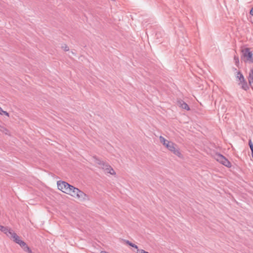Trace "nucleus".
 Wrapping results in <instances>:
<instances>
[{
  "instance_id": "f03ea898",
  "label": "nucleus",
  "mask_w": 253,
  "mask_h": 253,
  "mask_svg": "<svg viewBox=\"0 0 253 253\" xmlns=\"http://www.w3.org/2000/svg\"><path fill=\"white\" fill-rule=\"evenodd\" d=\"M72 191L73 193L71 194V195L73 197H76L83 200H85L87 199V195L77 188L74 187Z\"/></svg>"
},
{
  "instance_id": "f257e3e1",
  "label": "nucleus",
  "mask_w": 253,
  "mask_h": 253,
  "mask_svg": "<svg viewBox=\"0 0 253 253\" xmlns=\"http://www.w3.org/2000/svg\"><path fill=\"white\" fill-rule=\"evenodd\" d=\"M57 186L59 190L70 195L73 193V189L75 187L66 182L61 181L57 182Z\"/></svg>"
},
{
  "instance_id": "5701e85b",
  "label": "nucleus",
  "mask_w": 253,
  "mask_h": 253,
  "mask_svg": "<svg viewBox=\"0 0 253 253\" xmlns=\"http://www.w3.org/2000/svg\"><path fill=\"white\" fill-rule=\"evenodd\" d=\"M62 48H64V50L68 51L69 50V48L65 45V47L62 46Z\"/></svg>"
},
{
  "instance_id": "aec40b11",
  "label": "nucleus",
  "mask_w": 253,
  "mask_h": 253,
  "mask_svg": "<svg viewBox=\"0 0 253 253\" xmlns=\"http://www.w3.org/2000/svg\"><path fill=\"white\" fill-rule=\"evenodd\" d=\"M17 244H19L21 247V248L24 247L26 244V243L22 240H20L19 242H17Z\"/></svg>"
},
{
  "instance_id": "a878e982",
  "label": "nucleus",
  "mask_w": 253,
  "mask_h": 253,
  "mask_svg": "<svg viewBox=\"0 0 253 253\" xmlns=\"http://www.w3.org/2000/svg\"><path fill=\"white\" fill-rule=\"evenodd\" d=\"M2 111H3V110L2 108L0 107V114L2 115Z\"/></svg>"
},
{
  "instance_id": "a211bd4d",
  "label": "nucleus",
  "mask_w": 253,
  "mask_h": 253,
  "mask_svg": "<svg viewBox=\"0 0 253 253\" xmlns=\"http://www.w3.org/2000/svg\"><path fill=\"white\" fill-rule=\"evenodd\" d=\"M0 130L1 131L5 133V134H7V132H8V130L7 129L1 126H0Z\"/></svg>"
},
{
  "instance_id": "412c9836",
  "label": "nucleus",
  "mask_w": 253,
  "mask_h": 253,
  "mask_svg": "<svg viewBox=\"0 0 253 253\" xmlns=\"http://www.w3.org/2000/svg\"><path fill=\"white\" fill-rule=\"evenodd\" d=\"M249 145L250 146V148L251 149V150H253V144L252 143V140L249 139Z\"/></svg>"
},
{
  "instance_id": "bb28decb",
  "label": "nucleus",
  "mask_w": 253,
  "mask_h": 253,
  "mask_svg": "<svg viewBox=\"0 0 253 253\" xmlns=\"http://www.w3.org/2000/svg\"><path fill=\"white\" fill-rule=\"evenodd\" d=\"M252 152V156L253 157V150L251 151Z\"/></svg>"
},
{
  "instance_id": "dca6fc26",
  "label": "nucleus",
  "mask_w": 253,
  "mask_h": 253,
  "mask_svg": "<svg viewBox=\"0 0 253 253\" xmlns=\"http://www.w3.org/2000/svg\"><path fill=\"white\" fill-rule=\"evenodd\" d=\"M109 165L105 162H103L100 167H99L100 168L102 169L103 170H105V169L107 168V166H108Z\"/></svg>"
},
{
  "instance_id": "4be33fe9",
  "label": "nucleus",
  "mask_w": 253,
  "mask_h": 253,
  "mask_svg": "<svg viewBox=\"0 0 253 253\" xmlns=\"http://www.w3.org/2000/svg\"><path fill=\"white\" fill-rule=\"evenodd\" d=\"M137 253H149L142 249H137Z\"/></svg>"
},
{
  "instance_id": "423d86ee",
  "label": "nucleus",
  "mask_w": 253,
  "mask_h": 253,
  "mask_svg": "<svg viewBox=\"0 0 253 253\" xmlns=\"http://www.w3.org/2000/svg\"><path fill=\"white\" fill-rule=\"evenodd\" d=\"M0 231L3 232L4 234L9 237L13 232V231L10 228L2 225H0Z\"/></svg>"
},
{
  "instance_id": "6ab92c4d",
  "label": "nucleus",
  "mask_w": 253,
  "mask_h": 253,
  "mask_svg": "<svg viewBox=\"0 0 253 253\" xmlns=\"http://www.w3.org/2000/svg\"><path fill=\"white\" fill-rule=\"evenodd\" d=\"M95 162L96 164L99 165V167H100L101 164L104 162L103 161H102L101 160H100L98 159H96Z\"/></svg>"
},
{
  "instance_id": "f8f14e48",
  "label": "nucleus",
  "mask_w": 253,
  "mask_h": 253,
  "mask_svg": "<svg viewBox=\"0 0 253 253\" xmlns=\"http://www.w3.org/2000/svg\"><path fill=\"white\" fill-rule=\"evenodd\" d=\"M160 142L166 147L167 144L168 142H170L169 141L166 139L164 137L162 136H160L159 137Z\"/></svg>"
},
{
  "instance_id": "20e7f679",
  "label": "nucleus",
  "mask_w": 253,
  "mask_h": 253,
  "mask_svg": "<svg viewBox=\"0 0 253 253\" xmlns=\"http://www.w3.org/2000/svg\"><path fill=\"white\" fill-rule=\"evenodd\" d=\"M170 151L179 157H181V153L177 148V145L171 141L168 142L166 147Z\"/></svg>"
},
{
  "instance_id": "4468645a",
  "label": "nucleus",
  "mask_w": 253,
  "mask_h": 253,
  "mask_svg": "<svg viewBox=\"0 0 253 253\" xmlns=\"http://www.w3.org/2000/svg\"><path fill=\"white\" fill-rule=\"evenodd\" d=\"M237 78L239 79L240 82H242V81H244V80H245L243 74L240 72H238Z\"/></svg>"
},
{
  "instance_id": "7ed1b4c3",
  "label": "nucleus",
  "mask_w": 253,
  "mask_h": 253,
  "mask_svg": "<svg viewBox=\"0 0 253 253\" xmlns=\"http://www.w3.org/2000/svg\"><path fill=\"white\" fill-rule=\"evenodd\" d=\"M215 159L216 161L227 168H230L231 167V163L224 156L220 154H216Z\"/></svg>"
},
{
  "instance_id": "0eeeda50",
  "label": "nucleus",
  "mask_w": 253,
  "mask_h": 253,
  "mask_svg": "<svg viewBox=\"0 0 253 253\" xmlns=\"http://www.w3.org/2000/svg\"><path fill=\"white\" fill-rule=\"evenodd\" d=\"M9 237L13 239V241L17 244V242H19L21 240L20 237L13 231Z\"/></svg>"
},
{
  "instance_id": "9d476101",
  "label": "nucleus",
  "mask_w": 253,
  "mask_h": 253,
  "mask_svg": "<svg viewBox=\"0 0 253 253\" xmlns=\"http://www.w3.org/2000/svg\"><path fill=\"white\" fill-rule=\"evenodd\" d=\"M178 103L182 108L184 109L187 111L190 110V108H189V106L188 105V104L187 103H186L185 102H184L183 101L180 100L178 101Z\"/></svg>"
},
{
  "instance_id": "6e6552de",
  "label": "nucleus",
  "mask_w": 253,
  "mask_h": 253,
  "mask_svg": "<svg viewBox=\"0 0 253 253\" xmlns=\"http://www.w3.org/2000/svg\"><path fill=\"white\" fill-rule=\"evenodd\" d=\"M107 168H106L105 170H104L105 173H110L112 175H114L116 174V172L115 170L113 169L109 165L108 166H107Z\"/></svg>"
},
{
  "instance_id": "f3484780",
  "label": "nucleus",
  "mask_w": 253,
  "mask_h": 253,
  "mask_svg": "<svg viewBox=\"0 0 253 253\" xmlns=\"http://www.w3.org/2000/svg\"><path fill=\"white\" fill-rule=\"evenodd\" d=\"M234 60L236 65L238 66V64H239V57L237 56H234Z\"/></svg>"
},
{
  "instance_id": "ddd939ff",
  "label": "nucleus",
  "mask_w": 253,
  "mask_h": 253,
  "mask_svg": "<svg viewBox=\"0 0 253 253\" xmlns=\"http://www.w3.org/2000/svg\"><path fill=\"white\" fill-rule=\"evenodd\" d=\"M124 241L128 245L136 249H138V246L136 245H135L134 244L130 242V241H129L128 240H124Z\"/></svg>"
},
{
  "instance_id": "b1692460",
  "label": "nucleus",
  "mask_w": 253,
  "mask_h": 253,
  "mask_svg": "<svg viewBox=\"0 0 253 253\" xmlns=\"http://www.w3.org/2000/svg\"><path fill=\"white\" fill-rule=\"evenodd\" d=\"M2 114H4V115H6V116H9V114H8L7 112L4 111H3H3H2Z\"/></svg>"
},
{
  "instance_id": "1a4fd4ad",
  "label": "nucleus",
  "mask_w": 253,
  "mask_h": 253,
  "mask_svg": "<svg viewBox=\"0 0 253 253\" xmlns=\"http://www.w3.org/2000/svg\"><path fill=\"white\" fill-rule=\"evenodd\" d=\"M248 80L250 85L253 86V68L250 70Z\"/></svg>"
},
{
  "instance_id": "39448f33",
  "label": "nucleus",
  "mask_w": 253,
  "mask_h": 253,
  "mask_svg": "<svg viewBox=\"0 0 253 253\" xmlns=\"http://www.w3.org/2000/svg\"><path fill=\"white\" fill-rule=\"evenodd\" d=\"M244 57L246 58L247 61L250 63H253V53L250 50V48H246L242 50Z\"/></svg>"
},
{
  "instance_id": "393cba45",
  "label": "nucleus",
  "mask_w": 253,
  "mask_h": 253,
  "mask_svg": "<svg viewBox=\"0 0 253 253\" xmlns=\"http://www.w3.org/2000/svg\"><path fill=\"white\" fill-rule=\"evenodd\" d=\"M250 13L251 15L253 16V7L251 9Z\"/></svg>"
},
{
  "instance_id": "2eb2a0df",
  "label": "nucleus",
  "mask_w": 253,
  "mask_h": 253,
  "mask_svg": "<svg viewBox=\"0 0 253 253\" xmlns=\"http://www.w3.org/2000/svg\"><path fill=\"white\" fill-rule=\"evenodd\" d=\"M23 250L28 253H32V250L26 244L24 247H22Z\"/></svg>"
},
{
  "instance_id": "9b49d317",
  "label": "nucleus",
  "mask_w": 253,
  "mask_h": 253,
  "mask_svg": "<svg viewBox=\"0 0 253 253\" xmlns=\"http://www.w3.org/2000/svg\"><path fill=\"white\" fill-rule=\"evenodd\" d=\"M239 84L241 85V88L245 90H247L249 88L247 82L245 80H244V81H242V82H240Z\"/></svg>"
}]
</instances>
